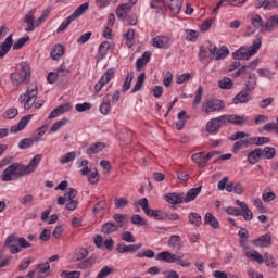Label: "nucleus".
<instances>
[{"instance_id":"a18cd8bd","label":"nucleus","mask_w":278,"mask_h":278,"mask_svg":"<svg viewBox=\"0 0 278 278\" xmlns=\"http://www.w3.org/2000/svg\"><path fill=\"white\" fill-rule=\"evenodd\" d=\"M64 125H68V118H63L61 121L55 122L51 128H50V134H55V131H60Z\"/></svg>"},{"instance_id":"2f4dec72","label":"nucleus","mask_w":278,"mask_h":278,"mask_svg":"<svg viewBox=\"0 0 278 278\" xmlns=\"http://www.w3.org/2000/svg\"><path fill=\"white\" fill-rule=\"evenodd\" d=\"M42 160V155L37 154L35 155L28 165H26V168L28 169V173L31 175V173L36 172V168H38L40 161Z\"/></svg>"},{"instance_id":"f3484780","label":"nucleus","mask_w":278,"mask_h":278,"mask_svg":"<svg viewBox=\"0 0 278 278\" xmlns=\"http://www.w3.org/2000/svg\"><path fill=\"white\" fill-rule=\"evenodd\" d=\"M164 199L172 205H179V203H184V193H167L164 195Z\"/></svg>"},{"instance_id":"f8f14e48","label":"nucleus","mask_w":278,"mask_h":278,"mask_svg":"<svg viewBox=\"0 0 278 278\" xmlns=\"http://www.w3.org/2000/svg\"><path fill=\"white\" fill-rule=\"evenodd\" d=\"M31 118H34L33 114L25 115L24 117H22L17 125L11 127V134H18V131H23V129H25V127L29 125V121H31Z\"/></svg>"},{"instance_id":"338daca9","label":"nucleus","mask_w":278,"mask_h":278,"mask_svg":"<svg viewBox=\"0 0 278 278\" xmlns=\"http://www.w3.org/2000/svg\"><path fill=\"white\" fill-rule=\"evenodd\" d=\"M251 140L256 144V147H262V144H268V142H270V138L268 137L252 138Z\"/></svg>"},{"instance_id":"6e6552de","label":"nucleus","mask_w":278,"mask_h":278,"mask_svg":"<svg viewBox=\"0 0 278 278\" xmlns=\"http://www.w3.org/2000/svg\"><path fill=\"white\" fill-rule=\"evenodd\" d=\"M223 125H227L225 122V115L214 117L207 122L206 131L208 134H218V131H220V127H223Z\"/></svg>"},{"instance_id":"09e8293b","label":"nucleus","mask_w":278,"mask_h":278,"mask_svg":"<svg viewBox=\"0 0 278 278\" xmlns=\"http://www.w3.org/2000/svg\"><path fill=\"white\" fill-rule=\"evenodd\" d=\"M116 210H123V207H127L129 205V200L127 198H115L114 199Z\"/></svg>"},{"instance_id":"052dcab7","label":"nucleus","mask_w":278,"mask_h":278,"mask_svg":"<svg viewBox=\"0 0 278 278\" xmlns=\"http://www.w3.org/2000/svg\"><path fill=\"white\" fill-rule=\"evenodd\" d=\"M263 262L269 266V268H277V265L275 264V258L269 253H265L263 256Z\"/></svg>"},{"instance_id":"ddd939ff","label":"nucleus","mask_w":278,"mask_h":278,"mask_svg":"<svg viewBox=\"0 0 278 278\" xmlns=\"http://www.w3.org/2000/svg\"><path fill=\"white\" fill-rule=\"evenodd\" d=\"M254 247H260L261 249H265L266 247H270L273 244V236L270 233H266L261 236L260 238L253 241Z\"/></svg>"},{"instance_id":"4d7b16f0","label":"nucleus","mask_w":278,"mask_h":278,"mask_svg":"<svg viewBox=\"0 0 278 278\" xmlns=\"http://www.w3.org/2000/svg\"><path fill=\"white\" fill-rule=\"evenodd\" d=\"M29 42V36L20 38L14 45L13 49L14 51H18V49H23L25 47V43Z\"/></svg>"},{"instance_id":"8fccbe9b","label":"nucleus","mask_w":278,"mask_h":278,"mask_svg":"<svg viewBox=\"0 0 278 278\" xmlns=\"http://www.w3.org/2000/svg\"><path fill=\"white\" fill-rule=\"evenodd\" d=\"M229 55V49L223 46L220 49H217L215 60H225Z\"/></svg>"},{"instance_id":"c85d7f7f","label":"nucleus","mask_w":278,"mask_h":278,"mask_svg":"<svg viewBox=\"0 0 278 278\" xmlns=\"http://www.w3.org/2000/svg\"><path fill=\"white\" fill-rule=\"evenodd\" d=\"M204 225H210V227H212V229H218V227H220L218 219L212 213L205 214Z\"/></svg>"},{"instance_id":"7c9ffc66","label":"nucleus","mask_w":278,"mask_h":278,"mask_svg":"<svg viewBox=\"0 0 278 278\" xmlns=\"http://www.w3.org/2000/svg\"><path fill=\"white\" fill-rule=\"evenodd\" d=\"M112 110V105H110V94H106L100 104V112L104 116H108L110 114V111Z\"/></svg>"},{"instance_id":"b1692460","label":"nucleus","mask_w":278,"mask_h":278,"mask_svg":"<svg viewBox=\"0 0 278 278\" xmlns=\"http://www.w3.org/2000/svg\"><path fill=\"white\" fill-rule=\"evenodd\" d=\"M151 61V53L144 52L141 58H139L136 62V71L140 73L143 66H147Z\"/></svg>"},{"instance_id":"39448f33","label":"nucleus","mask_w":278,"mask_h":278,"mask_svg":"<svg viewBox=\"0 0 278 278\" xmlns=\"http://www.w3.org/2000/svg\"><path fill=\"white\" fill-rule=\"evenodd\" d=\"M21 71L24 73V77L21 73L15 72L11 74V81L13 86H21V84H29V77H31V68L27 62L20 63Z\"/></svg>"},{"instance_id":"c03bdc74","label":"nucleus","mask_w":278,"mask_h":278,"mask_svg":"<svg viewBox=\"0 0 278 278\" xmlns=\"http://www.w3.org/2000/svg\"><path fill=\"white\" fill-rule=\"evenodd\" d=\"M144 79H147V74L141 73L139 74L138 78H137V83L135 84L134 88L131 89V92H138V90H140L142 88V86L144 85Z\"/></svg>"},{"instance_id":"603ef678","label":"nucleus","mask_w":278,"mask_h":278,"mask_svg":"<svg viewBox=\"0 0 278 278\" xmlns=\"http://www.w3.org/2000/svg\"><path fill=\"white\" fill-rule=\"evenodd\" d=\"M115 269L110 266H104L99 273L98 278H106L110 277V275L114 274Z\"/></svg>"},{"instance_id":"de8ad7c7","label":"nucleus","mask_w":278,"mask_h":278,"mask_svg":"<svg viewBox=\"0 0 278 278\" xmlns=\"http://www.w3.org/2000/svg\"><path fill=\"white\" fill-rule=\"evenodd\" d=\"M189 223L191 225H194V227H201V215H199V213H190L189 214Z\"/></svg>"},{"instance_id":"5701e85b","label":"nucleus","mask_w":278,"mask_h":278,"mask_svg":"<svg viewBox=\"0 0 278 278\" xmlns=\"http://www.w3.org/2000/svg\"><path fill=\"white\" fill-rule=\"evenodd\" d=\"M262 149L261 148H256L253 151H251L250 153H248V162L249 164H257V162H260V160H262Z\"/></svg>"},{"instance_id":"6e6d98bb","label":"nucleus","mask_w":278,"mask_h":278,"mask_svg":"<svg viewBox=\"0 0 278 278\" xmlns=\"http://www.w3.org/2000/svg\"><path fill=\"white\" fill-rule=\"evenodd\" d=\"M34 142H36V139H22L18 143V149H29V147H34Z\"/></svg>"},{"instance_id":"f704fd0d","label":"nucleus","mask_w":278,"mask_h":278,"mask_svg":"<svg viewBox=\"0 0 278 278\" xmlns=\"http://www.w3.org/2000/svg\"><path fill=\"white\" fill-rule=\"evenodd\" d=\"M105 149V143L103 142H96L89 149H87V155H94L97 153H101Z\"/></svg>"},{"instance_id":"e2e57ef3","label":"nucleus","mask_w":278,"mask_h":278,"mask_svg":"<svg viewBox=\"0 0 278 278\" xmlns=\"http://www.w3.org/2000/svg\"><path fill=\"white\" fill-rule=\"evenodd\" d=\"M276 197L277 195L273 191H264L262 199H263L264 203H270V201H275Z\"/></svg>"},{"instance_id":"a878e982","label":"nucleus","mask_w":278,"mask_h":278,"mask_svg":"<svg viewBox=\"0 0 278 278\" xmlns=\"http://www.w3.org/2000/svg\"><path fill=\"white\" fill-rule=\"evenodd\" d=\"M110 47L111 45L109 41H103L99 46L97 62H101V60H105V55H108V51H110Z\"/></svg>"},{"instance_id":"423d86ee","label":"nucleus","mask_w":278,"mask_h":278,"mask_svg":"<svg viewBox=\"0 0 278 278\" xmlns=\"http://www.w3.org/2000/svg\"><path fill=\"white\" fill-rule=\"evenodd\" d=\"M202 110L206 114H212L214 112H223V110H225V102L220 99L211 98L203 102Z\"/></svg>"},{"instance_id":"f03ea898","label":"nucleus","mask_w":278,"mask_h":278,"mask_svg":"<svg viewBox=\"0 0 278 278\" xmlns=\"http://www.w3.org/2000/svg\"><path fill=\"white\" fill-rule=\"evenodd\" d=\"M38 99V86L28 87L24 94H21L18 98L20 103L24 104V110H31V108H36V110H40L42 105H45V100Z\"/></svg>"},{"instance_id":"37998d69","label":"nucleus","mask_w":278,"mask_h":278,"mask_svg":"<svg viewBox=\"0 0 278 278\" xmlns=\"http://www.w3.org/2000/svg\"><path fill=\"white\" fill-rule=\"evenodd\" d=\"M56 74L59 75V79L62 77H68L71 75V67H68L66 63H62L56 70Z\"/></svg>"},{"instance_id":"69168bd1","label":"nucleus","mask_w":278,"mask_h":278,"mask_svg":"<svg viewBox=\"0 0 278 278\" xmlns=\"http://www.w3.org/2000/svg\"><path fill=\"white\" fill-rule=\"evenodd\" d=\"M37 268H39L38 277L41 278L49 268H51V264L49 262L42 263L37 265Z\"/></svg>"},{"instance_id":"72a5a7b5","label":"nucleus","mask_w":278,"mask_h":278,"mask_svg":"<svg viewBox=\"0 0 278 278\" xmlns=\"http://www.w3.org/2000/svg\"><path fill=\"white\" fill-rule=\"evenodd\" d=\"M52 60H60L62 55H64V46L58 43L53 47L51 53H50Z\"/></svg>"},{"instance_id":"9d476101","label":"nucleus","mask_w":278,"mask_h":278,"mask_svg":"<svg viewBox=\"0 0 278 278\" xmlns=\"http://www.w3.org/2000/svg\"><path fill=\"white\" fill-rule=\"evenodd\" d=\"M150 45L155 49H168L170 47V38L167 36H156L152 38Z\"/></svg>"},{"instance_id":"bb28decb","label":"nucleus","mask_w":278,"mask_h":278,"mask_svg":"<svg viewBox=\"0 0 278 278\" xmlns=\"http://www.w3.org/2000/svg\"><path fill=\"white\" fill-rule=\"evenodd\" d=\"M243 252L247 257H252V260H254V262H257V264H264V256H262L260 252L255 250L250 251L249 248H245Z\"/></svg>"},{"instance_id":"6ab92c4d","label":"nucleus","mask_w":278,"mask_h":278,"mask_svg":"<svg viewBox=\"0 0 278 278\" xmlns=\"http://www.w3.org/2000/svg\"><path fill=\"white\" fill-rule=\"evenodd\" d=\"M66 112H71V104H61L51 111L48 118H58V116H61V114H64Z\"/></svg>"},{"instance_id":"ea45409f","label":"nucleus","mask_w":278,"mask_h":278,"mask_svg":"<svg viewBox=\"0 0 278 278\" xmlns=\"http://www.w3.org/2000/svg\"><path fill=\"white\" fill-rule=\"evenodd\" d=\"M255 86H257V76L255 74L249 75V81L245 84L244 89L253 92L255 90Z\"/></svg>"},{"instance_id":"4468645a","label":"nucleus","mask_w":278,"mask_h":278,"mask_svg":"<svg viewBox=\"0 0 278 278\" xmlns=\"http://www.w3.org/2000/svg\"><path fill=\"white\" fill-rule=\"evenodd\" d=\"M251 91H249L248 89H244L242 91H240L235 98H233V103L235 105H238L240 103H249V101H251V99H253L251 97Z\"/></svg>"},{"instance_id":"58836bf2","label":"nucleus","mask_w":278,"mask_h":278,"mask_svg":"<svg viewBox=\"0 0 278 278\" xmlns=\"http://www.w3.org/2000/svg\"><path fill=\"white\" fill-rule=\"evenodd\" d=\"M113 220L117 223V229H123V227H125V223H127V215L116 213L113 215Z\"/></svg>"},{"instance_id":"9b49d317","label":"nucleus","mask_w":278,"mask_h":278,"mask_svg":"<svg viewBox=\"0 0 278 278\" xmlns=\"http://www.w3.org/2000/svg\"><path fill=\"white\" fill-rule=\"evenodd\" d=\"M114 77V68H110L108 70L103 76L101 77V79L99 80V83H97L94 85V90L96 92H101V90L103 89V86H105V84H110V81H112V78Z\"/></svg>"},{"instance_id":"20e7f679","label":"nucleus","mask_w":278,"mask_h":278,"mask_svg":"<svg viewBox=\"0 0 278 278\" xmlns=\"http://www.w3.org/2000/svg\"><path fill=\"white\" fill-rule=\"evenodd\" d=\"M90 8V3L85 2L80 4L62 24L58 27L56 34H62L65 29L68 28V25L73 23V21H76V18H79L83 14H86L88 12V9Z\"/></svg>"},{"instance_id":"a211bd4d","label":"nucleus","mask_w":278,"mask_h":278,"mask_svg":"<svg viewBox=\"0 0 278 278\" xmlns=\"http://www.w3.org/2000/svg\"><path fill=\"white\" fill-rule=\"evenodd\" d=\"M140 249H142V243L131 245H126L123 243L117 244V251L119 253H136V251H140Z\"/></svg>"},{"instance_id":"2eb2a0df","label":"nucleus","mask_w":278,"mask_h":278,"mask_svg":"<svg viewBox=\"0 0 278 278\" xmlns=\"http://www.w3.org/2000/svg\"><path fill=\"white\" fill-rule=\"evenodd\" d=\"M34 14H36V8L31 9L24 17V23L28 25L25 29L26 31H34L36 28V17Z\"/></svg>"},{"instance_id":"393cba45","label":"nucleus","mask_w":278,"mask_h":278,"mask_svg":"<svg viewBox=\"0 0 278 278\" xmlns=\"http://www.w3.org/2000/svg\"><path fill=\"white\" fill-rule=\"evenodd\" d=\"M233 60H251L252 54L245 48H239L232 53Z\"/></svg>"},{"instance_id":"dca6fc26","label":"nucleus","mask_w":278,"mask_h":278,"mask_svg":"<svg viewBox=\"0 0 278 278\" xmlns=\"http://www.w3.org/2000/svg\"><path fill=\"white\" fill-rule=\"evenodd\" d=\"M12 45H14V39L12 38V34L9 35L5 40L0 45V58L8 55L10 53V49H12Z\"/></svg>"},{"instance_id":"a19ab883","label":"nucleus","mask_w":278,"mask_h":278,"mask_svg":"<svg viewBox=\"0 0 278 278\" xmlns=\"http://www.w3.org/2000/svg\"><path fill=\"white\" fill-rule=\"evenodd\" d=\"M89 251L86 248H79L75 251L74 262H81V260H86Z\"/></svg>"},{"instance_id":"7ed1b4c3","label":"nucleus","mask_w":278,"mask_h":278,"mask_svg":"<svg viewBox=\"0 0 278 278\" xmlns=\"http://www.w3.org/2000/svg\"><path fill=\"white\" fill-rule=\"evenodd\" d=\"M4 247L9 249L10 253L16 254L21 253L23 249H29L31 243H29L26 238L16 237V233H12L5 239Z\"/></svg>"},{"instance_id":"f257e3e1","label":"nucleus","mask_w":278,"mask_h":278,"mask_svg":"<svg viewBox=\"0 0 278 278\" xmlns=\"http://www.w3.org/2000/svg\"><path fill=\"white\" fill-rule=\"evenodd\" d=\"M250 23L254 29H260L261 34L266 31L270 34L278 27V15H271L267 18L266 22H264L262 15L257 13L250 14Z\"/></svg>"},{"instance_id":"13d9d810","label":"nucleus","mask_w":278,"mask_h":278,"mask_svg":"<svg viewBox=\"0 0 278 278\" xmlns=\"http://www.w3.org/2000/svg\"><path fill=\"white\" fill-rule=\"evenodd\" d=\"M201 99H203V86H200L195 91L193 108H197L201 103Z\"/></svg>"},{"instance_id":"bf43d9fd","label":"nucleus","mask_w":278,"mask_h":278,"mask_svg":"<svg viewBox=\"0 0 278 278\" xmlns=\"http://www.w3.org/2000/svg\"><path fill=\"white\" fill-rule=\"evenodd\" d=\"M137 257H149V260H153V257H155V252L151 249H144L137 253Z\"/></svg>"},{"instance_id":"4be33fe9","label":"nucleus","mask_w":278,"mask_h":278,"mask_svg":"<svg viewBox=\"0 0 278 278\" xmlns=\"http://www.w3.org/2000/svg\"><path fill=\"white\" fill-rule=\"evenodd\" d=\"M201 190H203V187H197V188H191L186 197H184L182 201L184 203H190V201H194L199 194H201Z\"/></svg>"},{"instance_id":"5fc2aeb1","label":"nucleus","mask_w":278,"mask_h":278,"mask_svg":"<svg viewBox=\"0 0 278 278\" xmlns=\"http://www.w3.org/2000/svg\"><path fill=\"white\" fill-rule=\"evenodd\" d=\"M76 157H77L76 152H68L60 159V163L68 164V162H73V160H75Z\"/></svg>"},{"instance_id":"0e129e2a","label":"nucleus","mask_w":278,"mask_h":278,"mask_svg":"<svg viewBox=\"0 0 278 278\" xmlns=\"http://www.w3.org/2000/svg\"><path fill=\"white\" fill-rule=\"evenodd\" d=\"M47 18H49V10H45L42 12V14L40 15V17H38L35 22V28L36 27H40V25H42V23H45V21H47Z\"/></svg>"},{"instance_id":"680f3d73","label":"nucleus","mask_w":278,"mask_h":278,"mask_svg":"<svg viewBox=\"0 0 278 278\" xmlns=\"http://www.w3.org/2000/svg\"><path fill=\"white\" fill-rule=\"evenodd\" d=\"M151 217L155 218V220H166V213L161 210H153Z\"/></svg>"},{"instance_id":"412c9836","label":"nucleus","mask_w":278,"mask_h":278,"mask_svg":"<svg viewBox=\"0 0 278 278\" xmlns=\"http://www.w3.org/2000/svg\"><path fill=\"white\" fill-rule=\"evenodd\" d=\"M167 244L174 249V251H181V249H184V243H181V237H179V235H172Z\"/></svg>"},{"instance_id":"c9c22d12","label":"nucleus","mask_w":278,"mask_h":278,"mask_svg":"<svg viewBox=\"0 0 278 278\" xmlns=\"http://www.w3.org/2000/svg\"><path fill=\"white\" fill-rule=\"evenodd\" d=\"M191 159L193 162H195L197 165L200 166V168H205L207 161L205 160V155H203V152L193 154Z\"/></svg>"},{"instance_id":"49530a36","label":"nucleus","mask_w":278,"mask_h":278,"mask_svg":"<svg viewBox=\"0 0 278 278\" xmlns=\"http://www.w3.org/2000/svg\"><path fill=\"white\" fill-rule=\"evenodd\" d=\"M181 0H169V10L173 12V14H179L181 11Z\"/></svg>"},{"instance_id":"79ce46f5","label":"nucleus","mask_w":278,"mask_h":278,"mask_svg":"<svg viewBox=\"0 0 278 278\" xmlns=\"http://www.w3.org/2000/svg\"><path fill=\"white\" fill-rule=\"evenodd\" d=\"M218 87L222 90H231L233 88V81L229 77H225L218 81Z\"/></svg>"},{"instance_id":"473e14b6","label":"nucleus","mask_w":278,"mask_h":278,"mask_svg":"<svg viewBox=\"0 0 278 278\" xmlns=\"http://www.w3.org/2000/svg\"><path fill=\"white\" fill-rule=\"evenodd\" d=\"M13 168H15V177H25V175H30L29 169H27V165H21L17 163H13Z\"/></svg>"},{"instance_id":"0eeeda50","label":"nucleus","mask_w":278,"mask_h":278,"mask_svg":"<svg viewBox=\"0 0 278 278\" xmlns=\"http://www.w3.org/2000/svg\"><path fill=\"white\" fill-rule=\"evenodd\" d=\"M138 3V0H128V2L119 4L115 11V14L119 21H125L127 14L131 12V9Z\"/></svg>"},{"instance_id":"e433bc0d","label":"nucleus","mask_w":278,"mask_h":278,"mask_svg":"<svg viewBox=\"0 0 278 278\" xmlns=\"http://www.w3.org/2000/svg\"><path fill=\"white\" fill-rule=\"evenodd\" d=\"M96 7L98 10H105V8H110V5H116L118 0H94Z\"/></svg>"},{"instance_id":"1a4fd4ad","label":"nucleus","mask_w":278,"mask_h":278,"mask_svg":"<svg viewBox=\"0 0 278 278\" xmlns=\"http://www.w3.org/2000/svg\"><path fill=\"white\" fill-rule=\"evenodd\" d=\"M224 121L227 125V123H230L231 125H237L238 127H242V125H247L249 123V117L241 116L238 114H230V115H224Z\"/></svg>"},{"instance_id":"774afa93","label":"nucleus","mask_w":278,"mask_h":278,"mask_svg":"<svg viewBox=\"0 0 278 278\" xmlns=\"http://www.w3.org/2000/svg\"><path fill=\"white\" fill-rule=\"evenodd\" d=\"M81 275L80 271H62L61 274V277H64V278H79Z\"/></svg>"},{"instance_id":"3c124183","label":"nucleus","mask_w":278,"mask_h":278,"mask_svg":"<svg viewBox=\"0 0 278 278\" xmlns=\"http://www.w3.org/2000/svg\"><path fill=\"white\" fill-rule=\"evenodd\" d=\"M130 220L132 225H137V227H144V225H147V220L139 214L132 215Z\"/></svg>"},{"instance_id":"cd10ccee","label":"nucleus","mask_w":278,"mask_h":278,"mask_svg":"<svg viewBox=\"0 0 278 278\" xmlns=\"http://www.w3.org/2000/svg\"><path fill=\"white\" fill-rule=\"evenodd\" d=\"M15 170L16 168L14 167V164H11L9 167H7L2 175H1V180L2 181H12V177H15Z\"/></svg>"},{"instance_id":"4c0bfd02","label":"nucleus","mask_w":278,"mask_h":278,"mask_svg":"<svg viewBox=\"0 0 278 278\" xmlns=\"http://www.w3.org/2000/svg\"><path fill=\"white\" fill-rule=\"evenodd\" d=\"M262 153L264 160H273L277 155V150L274 147H265Z\"/></svg>"},{"instance_id":"c756f323","label":"nucleus","mask_w":278,"mask_h":278,"mask_svg":"<svg viewBox=\"0 0 278 278\" xmlns=\"http://www.w3.org/2000/svg\"><path fill=\"white\" fill-rule=\"evenodd\" d=\"M116 231H118V226H116L114 222H108L101 228V232L106 236H110V233H116Z\"/></svg>"},{"instance_id":"aec40b11","label":"nucleus","mask_w":278,"mask_h":278,"mask_svg":"<svg viewBox=\"0 0 278 278\" xmlns=\"http://www.w3.org/2000/svg\"><path fill=\"white\" fill-rule=\"evenodd\" d=\"M156 260H161V262H166V264H175V262H177V255L168 251H164L156 255Z\"/></svg>"},{"instance_id":"864d4df0","label":"nucleus","mask_w":278,"mask_h":278,"mask_svg":"<svg viewBox=\"0 0 278 278\" xmlns=\"http://www.w3.org/2000/svg\"><path fill=\"white\" fill-rule=\"evenodd\" d=\"M131 81H134V73H128L122 87V92H127L131 88Z\"/></svg>"}]
</instances>
